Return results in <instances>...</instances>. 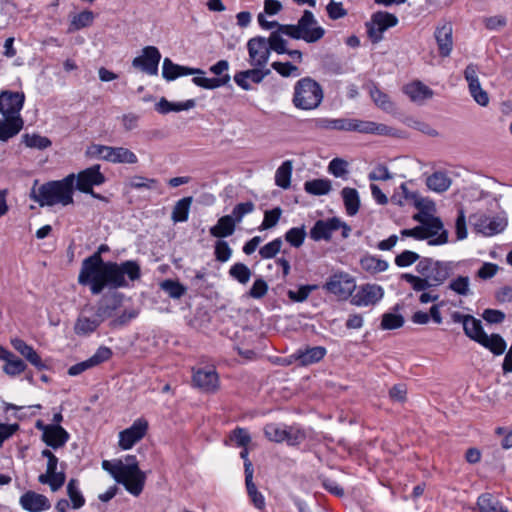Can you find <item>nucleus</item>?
<instances>
[{
	"label": "nucleus",
	"mask_w": 512,
	"mask_h": 512,
	"mask_svg": "<svg viewBox=\"0 0 512 512\" xmlns=\"http://www.w3.org/2000/svg\"><path fill=\"white\" fill-rule=\"evenodd\" d=\"M141 277L139 264L127 260L120 264L104 262L99 253H94L82 262L78 282L90 285L93 294H100L104 288H122L128 286V280L135 281Z\"/></svg>",
	"instance_id": "obj_1"
},
{
	"label": "nucleus",
	"mask_w": 512,
	"mask_h": 512,
	"mask_svg": "<svg viewBox=\"0 0 512 512\" xmlns=\"http://www.w3.org/2000/svg\"><path fill=\"white\" fill-rule=\"evenodd\" d=\"M419 276L405 273L402 279L409 283L414 291H424L441 286L452 274L451 262L422 258L416 265Z\"/></svg>",
	"instance_id": "obj_2"
},
{
	"label": "nucleus",
	"mask_w": 512,
	"mask_h": 512,
	"mask_svg": "<svg viewBox=\"0 0 512 512\" xmlns=\"http://www.w3.org/2000/svg\"><path fill=\"white\" fill-rule=\"evenodd\" d=\"M125 463L121 460L111 462L102 461V468L107 471L118 483L123 484L125 489L134 496L140 495L143 491L146 475L139 469L138 462L134 455H128Z\"/></svg>",
	"instance_id": "obj_3"
},
{
	"label": "nucleus",
	"mask_w": 512,
	"mask_h": 512,
	"mask_svg": "<svg viewBox=\"0 0 512 512\" xmlns=\"http://www.w3.org/2000/svg\"><path fill=\"white\" fill-rule=\"evenodd\" d=\"M74 181L75 175L69 174L62 180L47 182L38 189L33 188L30 197L42 207L72 204Z\"/></svg>",
	"instance_id": "obj_4"
},
{
	"label": "nucleus",
	"mask_w": 512,
	"mask_h": 512,
	"mask_svg": "<svg viewBox=\"0 0 512 512\" xmlns=\"http://www.w3.org/2000/svg\"><path fill=\"white\" fill-rule=\"evenodd\" d=\"M322 100L323 90L315 80L305 77L296 82L292 99L296 108L312 110L317 108Z\"/></svg>",
	"instance_id": "obj_5"
},
{
	"label": "nucleus",
	"mask_w": 512,
	"mask_h": 512,
	"mask_svg": "<svg viewBox=\"0 0 512 512\" xmlns=\"http://www.w3.org/2000/svg\"><path fill=\"white\" fill-rule=\"evenodd\" d=\"M88 153L111 163L135 164L138 158L134 152L125 147H111L100 144L92 145Z\"/></svg>",
	"instance_id": "obj_6"
},
{
	"label": "nucleus",
	"mask_w": 512,
	"mask_h": 512,
	"mask_svg": "<svg viewBox=\"0 0 512 512\" xmlns=\"http://www.w3.org/2000/svg\"><path fill=\"white\" fill-rule=\"evenodd\" d=\"M398 24V18L386 11H377L372 14L370 21L366 23L367 34L373 43L383 39V33Z\"/></svg>",
	"instance_id": "obj_7"
},
{
	"label": "nucleus",
	"mask_w": 512,
	"mask_h": 512,
	"mask_svg": "<svg viewBox=\"0 0 512 512\" xmlns=\"http://www.w3.org/2000/svg\"><path fill=\"white\" fill-rule=\"evenodd\" d=\"M265 436L273 442L295 446L303 442L306 438L305 432L297 427L280 426L277 424H268L264 428Z\"/></svg>",
	"instance_id": "obj_8"
},
{
	"label": "nucleus",
	"mask_w": 512,
	"mask_h": 512,
	"mask_svg": "<svg viewBox=\"0 0 512 512\" xmlns=\"http://www.w3.org/2000/svg\"><path fill=\"white\" fill-rule=\"evenodd\" d=\"M469 222L474 230L485 236H492L502 232L507 221L501 216H487L484 213L477 212L469 217Z\"/></svg>",
	"instance_id": "obj_9"
},
{
	"label": "nucleus",
	"mask_w": 512,
	"mask_h": 512,
	"mask_svg": "<svg viewBox=\"0 0 512 512\" xmlns=\"http://www.w3.org/2000/svg\"><path fill=\"white\" fill-rule=\"evenodd\" d=\"M342 229V237L347 238L351 228L339 218L333 217L327 220H318L310 230V237L314 241L330 240L332 234Z\"/></svg>",
	"instance_id": "obj_10"
},
{
	"label": "nucleus",
	"mask_w": 512,
	"mask_h": 512,
	"mask_svg": "<svg viewBox=\"0 0 512 512\" xmlns=\"http://www.w3.org/2000/svg\"><path fill=\"white\" fill-rule=\"evenodd\" d=\"M192 372L193 387L207 394H213L219 390V375L214 367L193 368Z\"/></svg>",
	"instance_id": "obj_11"
},
{
	"label": "nucleus",
	"mask_w": 512,
	"mask_h": 512,
	"mask_svg": "<svg viewBox=\"0 0 512 512\" xmlns=\"http://www.w3.org/2000/svg\"><path fill=\"white\" fill-rule=\"evenodd\" d=\"M229 69V63L227 60H220L210 67V72L219 76L217 78H207L203 75H196L192 82L204 89H216L225 86L230 81V75L225 73Z\"/></svg>",
	"instance_id": "obj_12"
},
{
	"label": "nucleus",
	"mask_w": 512,
	"mask_h": 512,
	"mask_svg": "<svg viewBox=\"0 0 512 512\" xmlns=\"http://www.w3.org/2000/svg\"><path fill=\"white\" fill-rule=\"evenodd\" d=\"M24 101L25 95L22 92L2 91L0 93V113L4 118L22 119L20 111Z\"/></svg>",
	"instance_id": "obj_13"
},
{
	"label": "nucleus",
	"mask_w": 512,
	"mask_h": 512,
	"mask_svg": "<svg viewBox=\"0 0 512 512\" xmlns=\"http://www.w3.org/2000/svg\"><path fill=\"white\" fill-rule=\"evenodd\" d=\"M384 297V289L377 284L366 283L357 289L351 298V304L357 307L376 305Z\"/></svg>",
	"instance_id": "obj_14"
},
{
	"label": "nucleus",
	"mask_w": 512,
	"mask_h": 512,
	"mask_svg": "<svg viewBox=\"0 0 512 512\" xmlns=\"http://www.w3.org/2000/svg\"><path fill=\"white\" fill-rule=\"evenodd\" d=\"M247 49L252 66L261 69L267 64L271 50L266 38L261 36L251 38L247 43Z\"/></svg>",
	"instance_id": "obj_15"
},
{
	"label": "nucleus",
	"mask_w": 512,
	"mask_h": 512,
	"mask_svg": "<svg viewBox=\"0 0 512 512\" xmlns=\"http://www.w3.org/2000/svg\"><path fill=\"white\" fill-rule=\"evenodd\" d=\"M478 74L479 69L475 64H469L464 70V78L468 83L470 95L480 106H487L489 96L488 93L482 89Z\"/></svg>",
	"instance_id": "obj_16"
},
{
	"label": "nucleus",
	"mask_w": 512,
	"mask_h": 512,
	"mask_svg": "<svg viewBox=\"0 0 512 512\" xmlns=\"http://www.w3.org/2000/svg\"><path fill=\"white\" fill-rule=\"evenodd\" d=\"M160 59L161 54L157 47L146 46L142 50V55L133 59L132 66L149 75H156Z\"/></svg>",
	"instance_id": "obj_17"
},
{
	"label": "nucleus",
	"mask_w": 512,
	"mask_h": 512,
	"mask_svg": "<svg viewBox=\"0 0 512 512\" xmlns=\"http://www.w3.org/2000/svg\"><path fill=\"white\" fill-rule=\"evenodd\" d=\"M148 430V422L139 418L129 428L119 433V446L123 450L131 449L137 442L144 438Z\"/></svg>",
	"instance_id": "obj_18"
},
{
	"label": "nucleus",
	"mask_w": 512,
	"mask_h": 512,
	"mask_svg": "<svg viewBox=\"0 0 512 512\" xmlns=\"http://www.w3.org/2000/svg\"><path fill=\"white\" fill-rule=\"evenodd\" d=\"M324 288L341 298L349 297L356 288L354 279L347 273H336L325 283Z\"/></svg>",
	"instance_id": "obj_19"
},
{
	"label": "nucleus",
	"mask_w": 512,
	"mask_h": 512,
	"mask_svg": "<svg viewBox=\"0 0 512 512\" xmlns=\"http://www.w3.org/2000/svg\"><path fill=\"white\" fill-rule=\"evenodd\" d=\"M36 427L42 430V440L53 449L64 446L69 439V434L58 424L45 425L38 420Z\"/></svg>",
	"instance_id": "obj_20"
},
{
	"label": "nucleus",
	"mask_w": 512,
	"mask_h": 512,
	"mask_svg": "<svg viewBox=\"0 0 512 512\" xmlns=\"http://www.w3.org/2000/svg\"><path fill=\"white\" fill-rule=\"evenodd\" d=\"M413 219L419 222L421 226H426L431 230H441V233L438 235V237L428 241L430 245H442L448 242V232L444 229L443 222L439 217L433 216L432 214L424 211H420L419 213L413 215Z\"/></svg>",
	"instance_id": "obj_21"
},
{
	"label": "nucleus",
	"mask_w": 512,
	"mask_h": 512,
	"mask_svg": "<svg viewBox=\"0 0 512 512\" xmlns=\"http://www.w3.org/2000/svg\"><path fill=\"white\" fill-rule=\"evenodd\" d=\"M104 182L105 176L100 172V165H93L78 173L76 188L81 192H92L93 186H99Z\"/></svg>",
	"instance_id": "obj_22"
},
{
	"label": "nucleus",
	"mask_w": 512,
	"mask_h": 512,
	"mask_svg": "<svg viewBox=\"0 0 512 512\" xmlns=\"http://www.w3.org/2000/svg\"><path fill=\"white\" fill-rule=\"evenodd\" d=\"M347 129L346 131H356L359 133L366 134H377V135H393V128L373 121H364L359 119L347 118Z\"/></svg>",
	"instance_id": "obj_23"
},
{
	"label": "nucleus",
	"mask_w": 512,
	"mask_h": 512,
	"mask_svg": "<svg viewBox=\"0 0 512 512\" xmlns=\"http://www.w3.org/2000/svg\"><path fill=\"white\" fill-rule=\"evenodd\" d=\"M434 37L441 57L450 56L453 50V27L449 22H444L436 27Z\"/></svg>",
	"instance_id": "obj_24"
},
{
	"label": "nucleus",
	"mask_w": 512,
	"mask_h": 512,
	"mask_svg": "<svg viewBox=\"0 0 512 512\" xmlns=\"http://www.w3.org/2000/svg\"><path fill=\"white\" fill-rule=\"evenodd\" d=\"M58 458L55 456L52 459L47 460L46 473L41 474L38 477V481L41 484H48L52 491L59 490L66 479L64 472H57Z\"/></svg>",
	"instance_id": "obj_25"
},
{
	"label": "nucleus",
	"mask_w": 512,
	"mask_h": 512,
	"mask_svg": "<svg viewBox=\"0 0 512 512\" xmlns=\"http://www.w3.org/2000/svg\"><path fill=\"white\" fill-rule=\"evenodd\" d=\"M21 507L28 512H42L50 509L49 499L42 494L34 491L25 492L19 500Z\"/></svg>",
	"instance_id": "obj_26"
},
{
	"label": "nucleus",
	"mask_w": 512,
	"mask_h": 512,
	"mask_svg": "<svg viewBox=\"0 0 512 512\" xmlns=\"http://www.w3.org/2000/svg\"><path fill=\"white\" fill-rule=\"evenodd\" d=\"M186 75H205V72L199 68H191L175 64L169 58H165L163 60L162 76L167 81H172L177 77Z\"/></svg>",
	"instance_id": "obj_27"
},
{
	"label": "nucleus",
	"mask_w": 512,
	"mask_h": 512,
	"mask_svg": "<svg viewBox=\"0 0 512 512\" xmlns=\"http://www.w3.org/2000/svg\"><path fill=\"white\" fill-rule=\"evenodd\" d=\"M299 27L303 36L312 35L314 42L319 41L325 34V30L317 25V21L313 13L309 10H305L302 17L298 20Z\"/></svg>",
	"instance_id": "obj_28"
},
{
	"label": "nucleus",
	"mask_w": 512,
	"mask_h": 512,
	"mask_svg": "<svg viewBox=\"0 0 512 512\" xmlns=\"http://www.w3.org/2000/svg\"><path fill=\"white\" fill-rule=\"evenodd\" d=\"M270 74V70H261L258 67L254 69L240 71L234 75L235 83L244 90H250L251 86L249 81L253 83H261L263 79Z\"/></svg>",
	"instance_id": "obj_29"
},
{
	"label": "nucleus",
	"mask_w": 512,
	"mask_h": 512,
	"mask_svg": "<svg viewBox=\"0 0 512 512\" xmlns=\"http://www.w3.org/2000/svg\"><path fill=\"white\" fill-rule=\"evenodd\" d=\"M425 183L429 190L438 194H442L449 190L452 185V179L447 172L437 170L431 175L427 176Z\"/></svg>",
	"instance_id": "obj_30"
},
{
	"label": "nucleus",
	"mask_w": 512,
	"mask_h": 512,
	"mask_svg": "<svg viewBox=\"0 0 512 512\" xmlns=\"http://www.w3.org/2000/svg\"><path fill=\"white\" fill-rule=\"evenodd\" d=\"M404 93L411 101L423 104L425 100L433 97V91L420 81H414L404 87Z\"/></svg>",
	"instance_id": "obj_31"
},
{
	"label": "nucleus",
	"mask_w": 512,
	"mask_h": 512,
	"mask_svg": "<svg viewBox=\"0 0 512 512\" xmlns=\"http://www.w3.org/2000/svg\"><path fill=\"white\" fill-rule=\"evenodd\" d=\"M253 474L254 469H251L249 464L246 465L245 485L248 497L255 508L263 510L266 505L265 498L253 482Z\"/></svg>",
	"instance_id": "obj_32"
},
{
	"label": "nucleus",
	"mask_w": 512,
	"mask_h": 512,
	"mask_svg": "<svg viewBox=\"0 0 512 512\" xmlns=\"http://www.w3.org/2000/svg\"><path fill=\"white\" fill-rule=\"evenodd\" d=\"M100 325V319L95 315L87 316L81 313L74 325V332L79 336H87L93 333Z\"/></svg>",
	"instance_id": "obj_33"
},
{
	"label": "nucleus",
	"mask_w": 512,
	"mask_h": 512,
	"mask_svg": "<svg viewBox=\"0 0 512 512\" xmlns=\"http://www.w3.org/2000/svg\"><path fill=\"white\" fill-rule=\"evenodd\" d=\"M236 223L232 215H225L218 219L217 224L210 228L211 236L225 238L231 236L235 231Z\"/></svg>",
	"instance_id": "obj_34"
},
{
	"label": "nucleus",
	"mask_w": 512,
	"mask_h": 512,
	"mask_svg": "<svg viewBox=\"0 0 512 512\" xmlns=\"http://www.w3.org/2000/svg\"><path fill=\"white\" fill-rule=\"evenodd\" d=\"M479 512H509L508 509L492 494H481L477 499Z\"/></svg>",
	"instance_id": "obj_35"
},
{
	"label": "nucleus",
	"mask_w": 512,
	"mask_h": 512,
	"mask_svg": "<svg viewBox=\"0 0 512 512\" xmlns=\"http://www.w3.org/2000/svg\"><path fill=\"white\" fill-rule=\"evenodd\" d=\"M341 196L349 216H354L358 213L360 208L359 193L355 188L345 187L341 191Z\"/></svg>",
	"instance_id": "obj_36"
},
{
	"label": "nucleus",
	"mask_w": 512,
	"mask_h": 512,
	"mask_svg": "<svg viewBox=\"0 0 512 512\" xmlns=\"http://www.w3.org/2000/svg\"><path fill=\"white\" fill-rule=\"evenodd\" d=\"M23 125V119L4 118L3 120H0V140L7 141L17 135L23 128Z\"/></svg>",
	"instance_id": "obj_37"
},
{
	"label": "nucleus",
	"mask_w": 512,
	"mask_h": 512,
	"mask_svg": "<svg viewBox=\"0 0 512 512\" xmlns=\"http://www.w3.org/2000/svg\"><path fill=\"white\" fill-rule=\"evenodd\" d=\"M441 233V230L427 228L426 226L418 225L411 229H403L400 231V235L402 238L405 237H412L416 240H426L429 241L438 237V235Z\"/></svg>",
	"instance_id": "obj_38"
},
{
	"label": "nucleus",
	"mask_w": 512,
	"mask_h": 512,
	"mask_svg": "<svg viewBox=\"0 0 512 512\" xmlns=\"http://www.w3.org/2000/svg\"><path fill=\"white\" fill-rule=\"evenodd\" d=\"M326 354V349L321 346L308 348L305 351L298 350L295 358L300 361L302 365H310L320 361Z\"/></svg>",
	"instance_id": "obj_39"
},
{
	"label": "nucleus",
	"mask_w": 512,
	"mask_h": 512,
	"mask_svg": "<svg viewBox=\"0 0 512 512\" xmlns=\"http://www.w3.org/2000/svg\"><path fill=\"white\" fill-rule=\"evenodd\" d=\"M480 345L490 350L494 355H502L507 347L506 341L500 334L486 335L480 340Z\"/></svg>",
	"instance_id": "obj_40"
},
{
	"label": "nucleus",
	"mask_w": 512,
	"mask_h": 512,
	"mask_svg": "<svg viewBox=\"0 0 512 512\" xmlns=\"http://www.w3.org/2000/svg\"><path fill=\"white\" fill-rule=\"evenodd\" d=\"M360 265L363 270L370 274H377L388 269V262L372 255H366L361 258Z\"/></svg>",
	"instance_id": "obj_41"
},
{
	"label": "nucleus",
	"mask_w": 512,
	"mask_h": 512,
	"mask_svg": "<svg viewBox=\"0 0 512 512\" xmlns=\"http://www.w3.org/2000/svg\"><path fill=\"white\" fill-rule=\"evenodd\" d=\"M464 332L467 337L480 343L487 334L484 332L481 321L471 316L464 323Z\"/></svg>",
	"instance_id": "obj_42"
},
{
	"label": "nucleus",
	"mask_w": 512,
	"mask_h": 512,
	"mask_svg": "<svg viewBox=\"0 0 512 512\" xmlns=\"http://www.w3.org/2000/svg\"><path fill=\"white\" fill-rule=\"evenodd\" d=\"M192 197H184L176 202L173 207L171 219L173 222H185L188 220L190 207L192 204Z\"/></svg>",
	"instance_id": "obj_43"
},
{
	"label": "nucleus",
	"mask_w": 512,
	"mask_h": 512,
	"mask_svg": "<svg viewBox=\"0 0 512 512\" xmlns=\"http://www.w3.org/2000/svg\"><path fill=\"white\" fill-rule=\"evenodd\" d=\"M292 162L290 160L284 161L276 170L275 173V183L277 186L288 189L291 184V175H292Z\"/></svg>",
	"instance_id": "obj_44"
},
{
	"label": "nucleus",
	"mask_w": 512,
	"mask_h": 512,
	"mask_svg": "<svg viewBox=\"0 0 512 512\" xmlns=\"http://www.w3.org/2000/svg\"><path fill=\"white\" fill-rule=\"evenodd\" d=\"M22 143L25 144L26 147L31 149L45 150L52 145V142L49 138L45 136H41L37 133H25L21 137Z\"/></svg>",
	"instance_id": "obj_45"
},
{
	"label": "nucleus",
	"mask_w": 512,
	"mask_h": 512,
	"mask_svg": "<svg viewBox=\"0 0 512 512\" xmlns=\"http://www.w3.org/2000/svg\"><path fill=\"white\" fill-rule=\"evenodd\" d=\"M304 189L309 194L321 196L328 194L331 191L332 186L331 181L328 179H314L306 181Z\"/></svg>",
	"instance_id": "obj_46"
},
{
	"label": "nucleus",
	"mask_w": 512,
	"mask_h": 512,
	"mask_svg": "<svg viewBox=\"0 0 512 512\" xmlns=\"http://www.w3.org/2000/svg\"><path fill=\"white\" fill-rule=\"evenodd\" d=\"M470 278L468 276L459 275L449 282L448 289L460 296H469L472 294L470 288Z\"/></svg>",
	"instance_id": "obj_47"
},
{
	"label": "nucleus",
	"mask_w": 512,
	"mask_h": 512,
	"mask_svg": "<svg viewBox=\"0 0 512 512\" xmlns=\"http://www.w3.org/2000/svg\"><path fill=\"white\" fill-rule=\"evenodd\" d=\"M347 118L330 119L319 118L315 120V126L319 129L346 131Z\"/></svg>",
	"instance_id": "obj_48"
},
{
	"label": "nucleus",
	"mask_w": 512,
	"mask_h": 512,
	"mask_svg": "<svg viewBox=\"0 0 512 512\" xmlns=\"http://www.w3.org/2000/svg\"><path fill=\"white\" fill-rule=\"evenodd\" d=\"M283 36L284 35L279 30L271 32L269 38L266 39L270 50L276 52L277 54H285L288 52L287 41Z\"/></svg>",
	"instance_id": "obj_49"
},
{
	"label": "nucleus",
	"mask_w": 512,
	"mask_h": 512,
	"mask_svg": "<svg viewBox=\"0 0 512 512\" xmlns=\"http://www.w3.org/2000/svg\"><path fill=\"white\" fill-rule=\"evenodd\" d=\"M67 493L74 509H79L85 504V499L79 490L78 481L71 479L67 485Z\"/></svg>",
	"instance_id": "obj_50"
},
{
	"label": "nucleus",
	"mask_w": 512,
	"mask_h": 512,
	"mask_svg": "<svg viewBox=\"0 0 512 512\" xmlns=\"http://www.w3.org/2000/svg\"><path fill=\"white\" fill-rule=\"evenodd\" d=\"M370 95L374 103L382 110L389 112L394 109L393 102L390 100L389 96L378 88L374 87L371 89Z\"/></svg>",
	"instance_id": "obj_51"
},
{
	"label": "nucleus",
	"mask_w": 512,
	"mask_h": 512,
	"mask_svg": "<svg viewBox=\"0 0 512 512\" xmlns=\"http://www.w3.org/2000/svg\"><path fill=\"white\" fill-rule=\"evenodd\" d=\"M279 31L285 36L297 40L302 39L307 43H313V40L315 39L314 37H311L312 35H306V37L303 36L301 33V29L299 27V23H297L296 25L282 24L281 26H279Z\"/></svg>",
	"instance_id": "obj_52"
},
{
	"label": "nucleus",
	"mask_w": 512,
	"mask_h": 512,
	"mask_svg": "<svg viewBox=\"0 0 512 512\" xmlns=\"http://www.w3.org/2000/svg\"><path fill=\"white\" fill-rule=\"evenodd\" d=\"M404 325V318L400 314L385 313L382 316L380 328L382 330L398 329Z\"/></svg>",
	"instance_id": "obj_53"
},
{
	"label": "nucleus",
	"mask_w": 512,
	"mask_h": 512,
	"mask_svg": "<svg viewBox=\"0 0 512 512\" xmlns=\"http://www.w3.org/2000/svg\"><path fill=\"white\" fill-rule=\"evenodd\" d=\"M229 274L241 284H246L251 277V270L243 263H236L231 266Z\"/></svg>",
	"instance_id": "obj_54"
},
{
	"label": "nucleus",
	"mask_w": 512,
	"mask_h": 512,
	"mask_svg": "<svg viewBox=\"0 0 512 512\" xmlns=\"http://www.w3.org/2000/svg\"><path fill=\"white\" fill-rule=\"evenodd\" d=\"M161 288L164 290L171 298L179 299L181 298L185 292L186 288L177 281L173 280H165L161 283Z\"/></svg>",
	"instance_id": "obj_55"
},
{
	"label": "nucleus",
	"mask_w": 512,
	"mask_h": 512,
	"mask_svg": "<svg viewBox=\"0 0 512 512\" xmlns=\"http://www.w3.org/2000/svg\"><path fill=\"white\" fill-rule=\"evenodd\" d=\"M120 300L114 298L111 303H101L96 312V318L100 319V324L105 320L113 316L114 311L118 308Z\"/></svg>",
	"instance_id": "obj_56"
},
{
	"label": "nucleus",
	"mask_w": 512,
	"mask_h": 512,
	"mask_svg": "<svg viewBox=\"0 0 512 512\" xmlns=\"http://www.w3.org/2000/svg\"><path fill=\"white\" fill-rule=\"evenodd\" d=\"M282 214V209L280 207L273 208L272 210H267L264 213V219L259 227L260 230L271 229L277 225Z\"/></svg>",
	"instance_id": "obj_57"
},
{
	"label": "nucleus",
	"mask_w": 512,
	"mask_h": 512,
	"mask_svg": "<svg viewBox=\"0 0 512 512\" xmlns=\"http://www.w3.org/2000/svg\"><path fill=\"white\" fill-rule=\"evenodd\" d=\"M26 368V364L17 356H13L3 366V371L10 376H16L22 373Z\"/></svg>",
	"instance_id": "obj_58"
},
{
	"label": "nucleus",
	"mask_w": 512,
	"mask_h": 512,
	"mask_svg": "<svg viewBox=\"0 0 512 512\" xmlns=\"http://www.w3.org/2000/svg\"><path fill=\"white\" fill-rule=\"evenodd\" d=\"M305 237L306 231L304 227L291 228L285 234L286 241L296 248L300 247L303 244Z\"/></svg>",
	"instance_id": "obj_59"
},
{
	"label": "nucleus",
	"mask_w": 512,
	"mask_h": 512,
	"mask_svg": "<svg viewBox=\"0 0 512 512\" xmlns=\"http://www.w3.org/2000/svg\"><path fill=\"white\" fill-rule=\"evenodd\" d=\"M281 247L282 240L280 238H276L273 241L261 247L259 250V254L263 259H270L275 257L276 254L280 252Z\"/></svg>",
	"instance_id": "obj_60"
},
{
	"label": "nucleus",
	"mask_w": 512,
	"mask_h": 512,
	"mask_svg": "<svg viewBox=\"0 0 512 512\" xmlns=\"http://www.w3.org/2000/svg\"><path fill=\"white\" fill-rule=\"evenodd\" d=\"M316 289V285H303L296 291L289 290L287 294L290 300L294 302H303L308 298L310 293Z\"/></svg>",
	"instance_id": "obj_61"
},
{
	"label": "nucleus",
	"mask_w": 512,
	"mask_h": 512,
	"mask_svg": "<svg viewBox=\"0 0 512 512\" xmlns=\"http://www.w3.org/2000/svg\"><path fill=\"white\" fill-rule=\"evenodd\" d=\"M368 178L370 181H386L393 178L392 173L384 164H377L369 173Z\"/></svg>",
	"instance_id": "obj_62"
},
{
	"label": "nucleus",
	"mask_w": 512,
	"mask_h": 512,
	"mask_svg": "<svg viewBox=\"0 0 512 512\" xmlns=\"http://www.w3.org/2000/svg\"><path fill=\"white\" fill-rule=\"evenodd\" d=\"M94 14L91 11H83L75 15L71 21V25L74 29L79 30L92 24Z\"/></svg>",
	"instance_id": "obj_63"
},
{
	"label": "nucleus",
	"mask_w": 512,
	"mask_h": 512,
	"mask_svg": "<svg viewBox=\"0 0 512 512\" xmlns=\"http://www.w3.org/2000/svg\"><path fill=\"white\" fill-rule=\"evenodd\" d=\"M420 256L413 251L405 250L395 257L398 267H408L419 260Z\"/></svg>",
	"instance_id": "obj_64"
}]
</instances>
